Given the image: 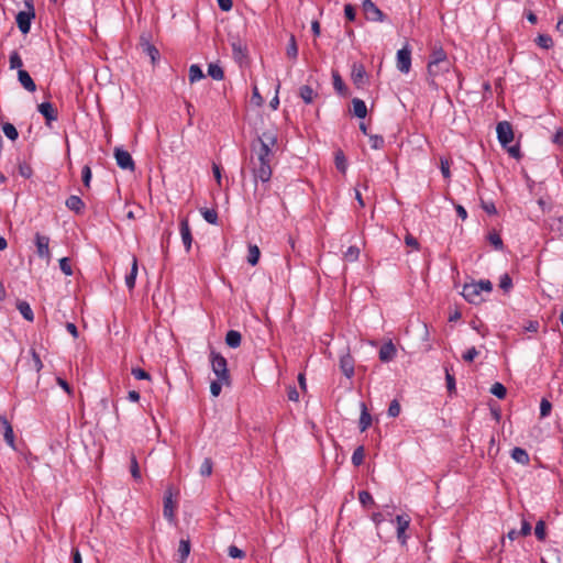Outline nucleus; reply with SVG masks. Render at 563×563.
I'll return each mask as SVG.
<instances>
[{"instance_id": "33", "label": "nucleus", "mask_w": 563, "mask_h": 563, "mask_svg": "<svg viewBox=\"0 0 563 563\" xmlns=\"http://www.w3.org/2000/svg\"><path fill=\"white\" fill-rule=\"evenodd\" d=\"M335 167L341 173H345L347 168L346 157L342 150H338L334 154Z\"/></svg>"}, {"instance_id": "19", "label": "nucleus", "mask_w": 563, "mask_h": 563, "mask_svg": "<svg viewBox=\"0 0 563 563\" xmlns=\"http://www.w3.org/2000/svg\"><path fill=\"white\" fill-rule=\"evenodd\" d=\"M233 58L238 63H242L247 57V47L241 40H235L231 43Z\"/></svg>"}, {"instance_id": "13", "label": "nucleus", "mask_w": 563, "mask_h": 563, "mask_svg": "<svg viewBox=\"0 0 563 563\" xmlns=\"http://www.w3.org/2000/svg\"><path fill=\"white\" fill-rule=\"evenodd\" d=\"M35 18V12L20 11L16 16V25L22 34H27L31 30L32 20Z\"/></svg>"}, {"instance_id": "24", "label": "nucleus", "mask_w": 563, "mask_h": 563, "mask_svg": "<svg viewBox=\"0 0 563 563\" xmlns=\"http://www.w3.org/2000/svg\"><path fill=\"white\" fill-rule=\"evenodd\" d=\"M65 205L69 210L74 211L77 214L81 213L85 209L84 201L81 200V198L79 196H76V195L69 196L66 199Z\"/></svg>"}, {"instance_id": "5", "label": "nucleus", "mask_w": 563, "mask_h": 563, "mask_svg": "<svg viewBox=\"0 0 563 563\" xmlns=\"http://www.w3.org/2000/svg\"><path fill=\"white\" fill-rule=\"evenodd\" d=\"M362 7L368 21L384 22L387 19L386 14L372 0H364Z\"/></svg>"}, {"instance_id": "48", "label": "nucleus", "mask_w": 563, "mask_h": 563, "mask_svg": "<svg viewBox=\"0 0 563 563\" xmlns=\"http://www.w3.org/2000/svg\"><path fill=\"white\" fill-rule=\"evenodd\" d=\"M368 137H369V142H371V147L373 150H380L384 147L385 140L382 135L371 134V135H368Z\"/></svg>"}, {"instance_id": "56", "label": "nucleus", "mask_w": 563, "mask_h": 563, "mask_svg": "<svg viewBox=\"0 0 563 563\" xmlns=\"http://www.w3.org/2000/svg\"><path fill=\"white\" fill-rule=\"evenodd\" d=\"M228 555L232 559H244L246 553L239 549L236 545L232 544L228 548Z\"/></svg>"}, {"instance_id": "27", "label": "nucleus", "mask_w": 563, "mask_h": 563, "mask_svg": "<svg viewBox=\"0 0 563 563\" xmlns=\"http://www.w3.org/2000/svg\"><path fill=\"white\" fill-rule=\"evenodd\" d=\"M429 62H434V63H450V60L448 59V55L445 53V51L442 48V46H434L432 48V52L429 56Z\"/></svg>"}, {"instance_id": "43", "label": "nucleus", "mask_w": 563, "mask_h": 563, "mask_svg": "<svg viewBox=\"0 0 563 563\" xmlns=\"http://www.w3.org/2000/svg\"><path fill=\"white\" fill-rule=\"evenodd\" d=\"M190 553V541L181 539L179 542L178 554L180 561L184 562Z\"/></svg>"}, {"instance_id": "38", "label": "nucleus", "mask_w": 563, "mask_h": 563, "mask_svg": "<svg viewBox=\"0 0 563 563\" xmlns=\"http://www.w3.org/2000/svg\"><path fill=\"white\" fill-rule=\"evenodd\" d=\"M365 457V449L363 445L357 446L352 454V463L354 466L363 464Z\"/></svg>"}, {"instance_id": "55", "label": "nucleus", "mask_w": 563, "mask_h": 563, "mask_svg": "<svg viewBox=\"0 0 563 563\" xmlns=\"http://www.w3.org/2000/svg\"><path fill=\"white\" fill-rule=\"evenodd\" d=\"M91 177H92L91 168L88 165H85L81 169V180L86 188L90 187Z\"/></svg>"}, {"instance_id": "64", "label": "nucleus", "mask_w": 563, "mask_h": 563, "mask_svg": "<svg viewBox=\"0 0 563 563\" xmlns=\"http://www.w3.org/2000/svg\"><path fill=\"white\" fill-rule=\"evenodd\" d=\"M478 355V351L476 350V347L472 346L471 349H468L462 356V358L467 362V363H471L473 362Z\"/></svg>"}, {"instance_id": "7", "label": "nucleus", "mask_w": 563, "mask_h": 563, "mask_svg": "<svg viewBox=\"0 0 563 563\" xmlns=\"http://www.w3.org/2000/svg\"><path fill=\"white\" fill-rule=\"evenodd\" d=\"M397 69L402 74H408L411 68V49L408 44L397 52Z\"/></svg>"}, {"instance_id": "47", "label": "nucleus", "mask_w": 563, "mask_h": 563, "mask_svg": "<svg viewBox=\"0 0 563 563\" xmlns=\"http://www.w3.org/2000/svg\"><path fill=\"white\" fill-rule=\"evenodd\" d=\"M10 68L11 69H22L23 62L20 54L16 51H13L10 55Z\"/></svg>"}, {"instance_id": "63", "label": "nucleus", "mask_w": 563, "mask_h": 563, "mask_svg": "<svg viewBox=\"0 0 563 563\" xmlns=\"http://www.w3.org/2000/svg\"><path fill=\"white\" fill-rule=\"evenodd\" d=\"M263 101L264 100L258 91V88L254 86L252 90L251 102L257 107H261L263 104Z\"/></svg>"}, {"instance_id": "40", "label": "nucleus", "mask_w": 563, "mask_h": 563, "mask_svg": "<svg viewBox=\"0 0 563 563\" xmlns=\"http://www.w3.org/2000/svg\"><path fill=\"white\" fill-rule=\"evenodd\" d=\"M397 531L399 533L406 532L410 525V517L408 515H398L396 517Z\"/></svg>"}, {"instance_id": "26", "label": "nucleus", "mask_w": 563, "mask_h": 563, "mask_svg": "<svg viewBox=\"0 0 563 563\" xmlns=\"http://www.w3.org/2000/svg\"><path fill=\"white\" fill-rule=\"evenodd\" d=\"M511 457L521 465H528L530 463L528 452L519 446H516L511 450Z\"/></svg>"}, {"instance_id": "59", "label": "nucleus", "mask_w": 563, "mask_h": 563, "mask_svg": "<svg viewBox=\"0 0 563 563\" xmlns=\"http://www.w3.org/2000/svg\"><path fill=\"white\" fill-rule=\"evenodd\" d=\"M440 168H441L443 178L449 179L451 177V173H450V162L448 158H444V157L440 158Z\"/></svg>"}, {"instance_id": "16", "label": "nucleus", "mask_w": 563, "mask_h": 563, "mask_svg": "<svg viewBox=\"0 0 563 563\" xmlns=\"http://www.w3.org/2000/svg\"><path fill=\"white\" fill-rule=\"evenodd\" d=\"M49 238L40 233L35 234L36 253L41 258L49 260Z\"/></svg>"}, {"instance_id": "14", "label": "nucleus", "mask_w": 563, "mask_h": 563, "mask_svg": "<svg viewBox=\"0 0 563 563\" xmlns=\"http://www.w3.org/2000/svg\"><path fill=\"white\" fill-rule=\"evenodd\" d=\"M37 111L45 118L47 126H51V123L56 121L58 118L57 109L48 101L40 103L37 106Z\"/></svg>"}, {"instance_id": "53", "label": "nucleus", "mask_w": 563, "mask_h": 563, "mask_svg": "<svg viewBox=\"0 0 563 563\" xmlns=\"http://www.w3.org/2000/svg\"><path fill=\"white\" fill-rule=\"evenodd\" d=\"M499 287L505 291L509 292L512 288V279L508 274H504L499 280Z\"/></svg>"}, {"instance_id": "57", "label": "nucleus", "mask_w": 563, "mask_h": 563, "mask_svg": "<svg viewBox=\"0 0 563 563\" xmlns=\"http://www.w3.org/2000/svg\"><path fill=\"white\" fill-rule=\"evenodd\" d=\"M360 256V249L357 246H350L344 253V258L349 262H354Z\"/></svg>"}, {"instance_id": "36", "label": "nucleus", "mask_w": 563, "mask_h": 563, "mask_svg": "<svg viewBox=\"0 0 563 563\" xmlns=\"http://www.w3.org/2000/svg\"><path fill=\"white\" fill-rule=\"evenodd\" d=\"M261 256V251L257 247V245L250 244L249 245V255H247V263L252 266H255Z\"/></svg>"}, {"instance_id": "45", "label": "nucleus", "mask_w": 563, "mask_h": 563, "mask_svg": "<svg viewBox=\"0 0 563 563\" xmlns=\"http://www.w3.org/2000/svg\"><path fill=\"white\" fill-rule=\"evenodd\" d=\"M205 77L203 73H202V69L194 64L189 67V81L190 82H195L197 80H200Z\"/></svg>"}, {"instance_id": "25", "label": "nucleus", "mask_w": 563, "mask_h": 563, "mask_svg": "<svg viewBox=\"0 0 563 563\" xmlns=\"http://www.w3.org/2000/svg\"><path fill=\"white\" fill-rule=\"evenodd\" d=\"M137 271H139L137 258H136V256H133L131 271L125 276V285L130 290H132L135 287Z\"/></svg>"}, {"instance_id": "10", "label": "nucleus", "mask_w": 563, "mask_h": 563, "mask_svg": "<svg viewBox=\"0 0 563 563\" xmlns=\"http://www.w3.org/2000/svg\"><path fill=\"white\" fill-rule=\"evenodd\" d=\"M174 487L169 485L164 495L163 515L169 521L175 520L176 504L173 501Z\"/></svg>"}, {"instance_id": "41", "label": "nucleus", "mask_w": 563, "mask_h": 563, "mask_svg": "<svg viewBox=\"0 0 563 563\" xmlns=\"http://www.w3.org/2000/svg\"><path fill=\"white\" fill-rule=\"evenodd\" d=\"M203 219L210 224L218 223V212L214 209L203 208L200 210Z\"/></svg>"}, {"instance_id": "21", "label": "nucleus", "mask_w": 563, "mask_h": 563, "mask_svg": "<svg viewBox=\"0 0 563 563\" xmlns=\"http://www.w3.org/2000/svg\"><path fill=\"white\" fill-rule=\"evenodd\" d=\"M18 79H19V82L21 84V86L25 90H27L30 92H34L36 90V85L26 70L19 69L18 70Z\"/></svg>"}, {"instance_id": "37", "label": "nucleus", "mask_w": 563, "mask_h": 563, "mask_svg": "<svg viewBox=\"0 0 563 563\" xmlns=\"http://www.w3.org/2000/svg\"><path fill=\"white\" fill-rule=\"evenodd\" d=\"M208 75L214 80H222L224 71L218 64H209Z\"/></svg>"}, {"instance_id": "60", "label": "nucleus", "mask_w": 563, "mask_h": 563, "mask_svg": "<svg viewBox=\"0 0 563 563\" xmlns=\"http://www.w3.org/2000/svg\"><path fill=\"white\" fill-rule=\"evenodd\" d=\"M475 284H476L478 290L481 291V294L483 291L492 292V290H493V284L488 279H481L479 282H475Z\"/></svg>"}, {"instance_id": "39", "label": "nucleus", "mask_w": 563, "mask_h": 563, "mask_svg": "<svg viewBox=\"0 0 563 563\" xmlns=\"http://www.w3.org/2000/svg\"><path fill=\"white\" fill-rule=\"evenodd\" d=\"M2 131H3L4 135L11 141H15L19 137L18 130L12 123H9V122L3 123Z\"/></svg>"}, {"instance_id": "29", "label": "nucleus", "mask_w": 563, "mask_h": 563, "mask_svg": "<svg viewBox=\"0 0 563 563\" xmlns=\"http://www.w3.org/2000/svg\"><path fill=\"white\" fill-rule=\"evenodd\" d=\"M353 114L360 119H364L367 115V107L362 99L354 98L352 100Z\"/></svg>"}, {"instance_id": "62", "label": "nucleus", "mask_w": 563, "mask_h": 563, "mask_svg": "<svg viewBox=\"0 0 563 563\" xmlns=\"http://www.w3.org/2000/svg\"><path fill=\"white\" fill-rule=\"evenodd\" d=\"M223 382H220L218 378L217 380L211 382L210 384V393L213 397H218L221 393Z\"/></svg>"}, {"instance_id": "18", "label": "nucleus", "mask_w": 563, "mask_h": 563, "mask_svg": "<svg viewBox=\"0 0 563 563\" xmlns=\"http://www.w3.org/2000/svg\"><path fill=\"white\" fill-rule=\"evenodd\" d=\"M264 143L267 147L272 148L277 143V135L274 131H265L262 135L257 136L255 141L251 143V145H255L257 147Z\"/></svg>"}, {"instance_id": "15", "label": "nucleus", "mask_w": 563, "mask_h": 563, "mask_svg": "<svg viewBox=\"0 0 563 563\" xmlns=\"http://www.w3.org/2000/svg\"><path fill=\"white\" fill-rule=\"evenodd\" d=\"M179 231H180V236H181V241L185 246V250H186V252H189L191 249L194 239H192L189 221L187 218H183L180 220Z\"/></svg>"}, {"instance_id": "23", "label": "nucleus", "mask_w": 563, "mask_h": 563, "mask_svg": "<svg viewBox=\"0 0 563 563\" xmlns=\"http://www.w3.org/2000/svg\"><path fill=\"white\" fill-rule=\"evenodd\" d=\"M0 421L4 429V431H3L4 441L7 442L8 445H10L11 448H14L15 438H14V432H13L12 426L10 424V422L5 416H1Z\"/></svg>"}, {"instance_id": "50", "label": "nucleus", "mask_w": 563, "mask_h": 563, "mask_svg": "<svg viewBox=\"0 0 563 563\" xmlns=\"http://www.w3.org/2000/svg\"><path fill=\"white\" fill-rule=\"evenodd\" d=\"M534 534H536L538 540H540V541H544L545 540L547 532H545V522L543 520H539L536 523Z\"/></svg>"}, {"instance_id": "20", "label": "nucleus", "mask_w": 563, "mask_h": 563, "mask_svg": "<svg viewBox=\"0 0 563 563\" xmlns=\"http://www.w3.org/2000/svg\"><path fill=\"white\" fill-rule=\"evenodd\" d=\"M340 368L347 378H351L354 375V360L350 353L340 357Z\"/></svg>"}, {"instance_id": "58", "label": "nucleus", "mask_w": 563, "mask_h": 563, "mask_svg": "<svg viewBox=\"0 0 563 563\" xmlns=\"http://www.w3.org/2000/svg\"><path fill=\"white\" fill-rule=\"evenodd\" d=\"M59 268L65 275H67V276L73 275V268H71L70 261L68 257H63L59 260Z\"/></svg>"}, {"instance_id": "31", "label": "nucleus", "mask_w": 563, "mask_h": 563, "mask_svg": "<svg viewBox=\"0 0 563 563\" xmlns=\"http://www.w3.org/2000/svg\"><path fill=\"white\" fill-rule=\"evenodd\" d=\"M16 309L20 311V313L23 316V318L25 320L33 321L34 313H33L29 302H26L24 300H19L16 303Z\"/></svg>"}, {"instance_id": "49", "label": "nucleus", "mask_w": 563, "mask_h": 563, "mask_svg": "<svg viewBox=\"0 0 563 563\" xmlns=\"http://www.w3.org/2000/svg\"><path fill=\"white\" fill-rule=\"evenodd\" d=\"M130 471L134 479L140 481L142 478L139 463L134 454L131 455Z\"/></svg>"}, {"instance_id": "32", "label": "nucleus", "mask_w": 563, "mask_h": 563, "mask_svg": "<svg viewBox=\"0 0 563 563\" xmlns=\"http://www.w3.org/2000/svg\"><path fill=\"white\" fill-rule=\"evenodd\" d=\"M534 43L542 49H550L554 44L552 37L549 34H539L536 37Z\"/></svg>"}, {"instance_id": "51", "label": "nucleus", "mask_w": 563, "mask_h": 563, "mask_svg": "<svg viewBox=\"0 0 563 563\" xmlns=\"http://www.w3.org/2000/svg\"><path fill=\"white\" fill-rule=\"evenodd\" d=\"M445 380H446V388L450 395L455 393V377L453 374L450 373L449 368L445 367Z\"/></svg>"}, {"instance_id": "30", "label": "nucleus", "mask_w": 563, "mask_h": 563, "mask_svg": "<svg viewBox=\"0 0 563 563\" xmlns=\"http://www.w3.org/2000/svg\"><path fill=\"white\" fill-rule=\"evenodd\" d=\"M332 78H333V87L336 90V92L341 96H346L347 87L345 86L344 81L342 80L339 71L333 70Z\"/></svg>"}, {"instance_id": "46", "label": "nucleus", "mask_w": 563, "mask_h": 563, "mask_svg": "<svg viewBox=\"0 0 563 563\" xmlns=\"http://www.w3.org/2000/svg\"><path fill=\"white\" fill-rule=\"evenodd\" d=\"M490 393L499 399H504L507 395V389L501 383L493 384Z\"/></svg>"}, {"instance_id": "3", "label": "nucleus", "mask_w": 563, "mask_h": 563, "mask_svg": "<svg viewBox=\"0 0 563 563\" xmlns=\"http://www.w3.org/2000/svg\"><path fill=\"white\" fill-rule=\"evenodd\" d=\"M451 68V63H434V62H428L427 70H428V77L427 81L431 89L437 90L439 88V85L437 82V77H439L441 74L449 73Z\"/></svg>"}, {"instance_id": "34", "label": "nucleus", "mask_w": 563, "mask_h": 563, "mask_svg": "<svg viewBox=\"0 0 563 563\" xmlns=\"http://www.w3.org/2000/svg\"><path fill=\"white\" fill-rule=\"evenodd\" d=\"M299 96L305 103H311L317 95L310 86L303 85L299 88Z\"/></svg>"}, {"instance_id": "6", "label": "nucleus", "mask_w": 563, "mask_h": 563, "mask_svg": "<svg viewBox=\"0 0 563 563\" xmlns=\"http://www.w3.org/2000/svg\"><path fill=\"white\" fill-rule=\"evenodd\" d=\"M497 139L503 147H507L514 141L512 125L508 121H501L496 126Z\"/></svg>"}, {"instance_id": "61", "label": "nucleus", "mask_w": 563, "mask_h": 563, "mask_svg": "<svg viewBox=\"0 0 563 563\" xmlns=\"http://www.w3.org/2000/svg\"><path fill=\"white\" fill-rule=\"evenodd\" d=\"M400 413V405L398 402V400L394 399L390 404H389V407H388V416L389 417H393V418H396L398 417Z\"/></svg>"}, {"instance_id": "22", "label": "nucleus", "mask_w": 563, "mask_h": 563, "mask_svg": "<svg viewBox=\"0 0 563 563\" xmlns=\"http://www.w3.org/2000/svg\"><path fill=\"white\" fill-rule=\"evenodd\" d=\"M360 408H361V416H360V422H358V427H360V431L361 432H364L366 431L371 424H372V416L371 413L368 412V409L366 407V404L365 402H361L360 404Z\"/></svg>"}, {"instance_id": "1", "label": "nucleus", "mask_w": 563, "mask_h": 563, "mask_svg": "<svg viewBox=\"0 0 563 563\" xmlns=\"http://www.w3.org/2000/svg\"><path fill=\"white\" fill-rule=\"evenodd\" d=\"M251 172L255 184V198L261 202L264 198L265 191L267 190L266 184L269 183L273 169L272 165L266 164H250Z\"/></svg>"}, {"instance_id": "35", "label": "nucleus", "mask_w": 563, "mask_h": 563, "mask_svg": "<svg viewBox=\"0 0 563 563\" xmlns=\"http://www.w3.org/2000/svg\"><path fill=\"white\" fill-rule=\"evenodd\" d=\"M286 55L288 58L296 59L298 56V45L294 34L290 35L288 45L286 47Z\"/></svg>"}, {"instance_id": "54", "label": "nucleus", "mask_w": 563, "mask_h": 563, "mask_svg": "<svg viewBox=\"0 0 563 563\" xmlns=\"http://www.w3.org/2000/svg\"><path fill=\"white\" fill-rule=\"evenodd\" d=\"M551 410L552 404L547 398H542L540 402V417H548L551 413Z\"/></svg>"}, {"instance_id": "44", "label": "nucleus", "mask_w": 563, "mask_h": 563, "mask_svg": "<svg viewBox=\"0 0 563 563\" xmlns=\"http://www.w3.org/2000/svg\"><path fill=\"white\" fill-rule=\"evenodd\" d=\"M358 500L361 505L365 508H368L375 504L373 496L367 490H361L358 493Z\"/></svg>"}, {"instance_id": "4", "label": "nucleus", "mask_w": 563, "mask_h": 563, "mask_svg": "<svg viewBox=\"0 0 563 563\" xmlns=\"http://www.w3.org/2000/svg\"><path fill=\"white\" fill-rule=\"evenodd\" d=\"M251 153L250 164H271L273 151L264 143H262L260 147L251 145Z\"/></svg>"}, {"instance_id": "42", "label": "nucleus", "mask_w": 563, "mask_h": 563, "mask_svg": "<svg viewBox=\"0 0 563 563\" xmlns=\"http://www.w3.org/2000/svg\"><path fill=\"white\" fill-rule=\"evenodd\" d=\"M487 239L496 250L501 251L504 249V242L496 231L489 232Z\"/></svg>"}, {"instance_id": "11", "label": "nucleus", "mask_w": 563, "mask_h": 563, "mask_svg": "<svg viewBox=\"0 0 563 563\" xmlns=\"http://www.w3.org/2000/svg\"><path fill=\"white\" fill-rule=\"evenodd\" d=\"M462 296L466 301H468L472 305H479L484 301V298L478 290L475 282L465 284L463 286Z\"/></svg>"}, {"instance_id": "2", "label": "nucleus", "mask_w": 563, "mask_h": 563, "mask_svg": "<svg viewBox=\"0 0 563 563\" xmlns=\"http://www.w3.org/2000/svg\"><path fill=\"white\" fill-rule=\"evenodd\" d=\"M210 362L212 372L217 376V378L220 379V382H223L225 386L231 385V376L228 369V362L224 356H222L220 353L212 350L210 352Z\"/></svg>"}, {"instance_id": "12", "label": "nucleus", "mask_w": 563, "mask_h": 563, "mask_svg": "<svg viewBox=\"0 0 563 563\" xmlns=\"http://www.w3.org/2000/svg\"><path fill=\"white\" fill-rule=\"evenodd\" d=\"M351 79L357 88H363L367 84L368 76L363 64L354 63L352 65Z\"/></svg>"}, {"instance_id": "52", "label": "nucleus", "mask_w": 563, "mask_h": 563, "mask_svg": "<svg viewBox=\"0 0 563 563\" xmlns=\"http://www.w3.org/2000/svg\"><path fill=\"white\" fill-rule=\"evenodd\" d=\"M213 462L210 457H206L200 466V474L202 476H210L212 473Z\"/></svg>"}, {"instance_id": "28", "label": "nucleus", "mask_w": 563, "mask_h": 563, "mask_svg": "<svg viewBox=\"0 0 563 563\" xmlns=\"http://www.w3.org/2000/svg\"><path fill=\"white\" fill-rule=\"evenodd\" d=\"M242 335L239 331L229 330L225 334V343L229 347L236 349L241 345Z\"/></svg>"}, {"instance_id": "17", "label": "nucleus", "mask_w": 563, "mask_h": 563, "mask_svg": "<svg viewBox=\"0 0 563 563\" xmlns=\"http://www.w3.org/2000/svg\"><path fill=\"white\" fill-rule=\"evenodd\" d=\"M396 354L397 350L391 341L384 343L379 349V360L384 363L393 361Z\"/></svg>"}, {"instance_id": "9", "label": "nucleus", "mask_w": 563, "mask_h": 563, "mask_svg": "<svg viewBox=\"0 0 563 563\" xmlns=\"http://www.w3.org/2000/svg\"><path fill=\"white\" fill-rule=\"evenodd\" d=\"M151 35L148 33H143L140 36V47L142 48V52L146 54L150 58L153 65L156 64V62L159 58V52L158 49L151 43L150 41Z\"/></svg>"}, {"instance_id": "8", "label": "nucleus", "mask_w": 563, "mask_h": 563, "mask_svg": "<svg viewBox=\"0 0 563 563\" xmlns=\"http://www.w3.org/2000/svg\"><path fill=\"white\" fill-rule=\"evenodd\" d=\"M113 154H114L117 165L121 169L134 172L135 164H134V161H133L131 154L128 151H125L121 147H115Z\"/></svg>"}]
</instances>
